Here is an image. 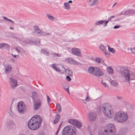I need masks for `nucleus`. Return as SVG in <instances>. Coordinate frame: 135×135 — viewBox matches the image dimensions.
<instances>
[{"label": "nucleus", "mask_w": 135, "mask_h": 135, "mask_svg": "<svg viewBox=\"0 0 135 135\" xmlns=\"http://www.w3.org/2000/svg\"><path fill=\"white\" fill-rule=\"evenodd\" d=\"M42 121L40 117L38 115L33 116L28 121V127L29 129L32 130H35L39 128Z\"/></svg>", "instance_id": "obj_1"}, {"label": "nucleus", "mask_w": 135, "mask_h": 135, "mask_svg": "<svg viewBox=\"0 0 135 135\" xmlns=\"http://www.w3.org/2000/svg\"><path fill=\"white\" fill-rule=\"evenodd\" d=\"M102 109L105 116L109 119L112 118L114 114L112 106L108 104L105 103L102 105Z\"/></svg>", "instance_id": "obj_2"}, {"label": "nucleus", "mask_w": 135, "mask_h": 135, "mask_svg": "<svg viewBox=\"0 0 135 135\" xmlns=\"http://www.w3.org/2000/svg\"><path fill=\"white\" fill-rule=\"evenodd\" d=\"M104 131L105 135H122L120 132L115 135L116 129L113 124L110 123L106 125L104 128Z\"/></svg>", "instance_id": "obj_3"}, {"label": "nucleus", "mask_w": 135, "mask_h": 135, "mask_svg": "<svg viewBox=\"0 0 135 135\" xmlns=\"http://www.w3.org/2000/svg\"><path fill=\"white\" fill-rule=\"evenodd\" d=\"M77 129L71 125L65 126L62 129V135H75Z\"/></svg>", "instance_id": "obj_4"}, {"label": "nucleus", "mask_w": 135, "mask_h": 135, "mask_svg": "<svg viewBox=\"0 0 135 135\" xmlns=\"http://www.w3.org/2000/svg\"><path fill=\"white\" fill-rule=\"evenodd\" d=\"M119 73L122 76L124 77L126 81H128L129 83L130 82V80H132L131 78V76L134 75L133 73H131L130 74L129 71L128 70L123 68H120Z\"/></svg>", "instance_id": "obj_5"}, {"label": "nucleus", "mask_w": 135, "mask_h": 135, "mask_svg": "<svg viewBox=\"0 0 135 135\" xmlns=\"http://www.w3.org/2000/svg\"><path fill=\"white\" fill-rule=\"evenodd\" d=\"M17 109L19 112L21 114H23L25 110L26 107L23 102H19L17 103Z\"/></svg>", "instance_id": "obj_6"}, {"label": "nucleus", "mask_w": 135, "mask_h": 135, "mask_svg": "<svg viewBox=\"0 0 135 135\" xmlns=\"http://www.w3.org/2000/svg\"><path fill=\"white\" fill-rule=\"evenodd\" d=\"M68 122L69 123L75 126L78 128H80L82 126L81 123L76 120L70 119Z\"/></svg>", "instance_id": "obj_7"}, {"label": "nucleus", "mask_w": 135, "mask_h": 135, "mask_svg": "<svg viewBox=\"0 0 135 135\" xmlns=\"http://www.w3.org/2000/svg\"><path fill=\"white\" fill-rule=\"evenodd\" d=\"M103 75L104 73L101 69L97 67L94 68L93 75L99 77L101 76H103Z\"/></svg>", "instance_id": "obj_8"}, {"label": "nucleus", "mask_w": 135, "mask_h": 135, "mask_svg": "<svg viewBox=\"0 0 135 135\" xmlns=\"http://www.w3.org/2000/svg\"><path fill=\"white\" fill-rule=\"evenodd\" d=\"M71 51L73 54L79 57L82 56L81 53L79 49L77 48H73L71 49Z\"/></svg>", "instance_id": "obj_9"}, {"label": "nucleus", "mask_w": 135, "mask_h": 135, "mask_svg": "<svg viewBox=\"0 0 135 135\" xmlns=\"http://www.w3.org/2000/svg\"><path fill=\"white\" fill-rule=\"evenodd\" d=\"M122 111L117 112L115 114L114 119L117 122L120 123Z\"/></svg>", "instance_id": "obj_10"}, {"label": "nucleus", "mask_w": 135, "mask_h": 135, "mask_svg": "<svg viewBox=\"0 0 135 135\" xmlns=\"http://www.w3.org/2000/svg\"><path fill=\"white\" fill-rule=\"evenodd\" d=\"M121 116L120 120V123L124 122L128 118V115L126 112L122 111Z\"/></svg>", "instance_id": "obj_11"}, {"label": "nucleus", "mask_w": 135, "mask_h": 135, "mask_svg": "<svg viewBox=\"0 0 135 135\" xmlns=\"http://www.w3.org/2000/svg\"><path fill=\"white\" fill-rule=\"evenodd\" d=\"M41 105L40 101L39 100H36L33 104L34 109L35 111H36L39 108Z\"/></svg>", "instance_id": "obj_12"}, {"label": "nucleus", "mask_w": 135, "mask_h": 135, "mask_svg": "<svg viewBox=\"0 0 135 135\" xmlns=\"http://www.w3.org/2000/svg\"><path fill=\"white\" fill-rule=\"evenodd\" d=\"M88 115L89 119L91 121H93L96 119V114L93 112L89 113Z\"/></svg>", "instance_id": "obj_13"}, {"label": "nucleus", "mask_w": 135, "mask_h": 135, "mask_svg": "<svg viewBox=\"0 0 135 135\" xmlns=\"http://www.w3.org/2000/svg\"><path fill=\"white\" fill-rule=\"evenodd\" d=\"M10 83L11 86L12 87H15L17 86V81L15 79L11 78H9Z\"/></svg>", "instance_id": "obj_14"}, {"label": "nucleus", "mask_w": 135, "mask_h": 135, "mask_svg": "<svg viewBox=\"0 0 135 135\" xmlns=\"http://www.w3.org/2000/svg\"><path fill=\"white\" fill-rule=\"evenodd\" d=\"M32 33L33 35L37 36H41L42 34V31L41 30H39L38 31H35L34 32H32Z\"/></svg>", "instance_id": "obj_15"}, {"label": "nucleus", "mask_w": 135, "mask_h": 135, "mask_svg": "<svg viewBox=\"0 0 135 135\" xmlns=\"http://www.w3.org/2000/svg\"><path fill=\"white\" fill-rule=\"evenodd\" d=\"M87 70L89 73L93 75L94 68L92 66H89Z\"/></svg>", "instance_id": "obj_16"}, {"label": "nucleus", "mask_w": 135, "mask_h": 135, "mask_svg": "<svg viewBox=\"0 0 135 135\" xmlns=\"http://www.w3.org/2000/svg\"><path fill=\"white\" fill-rule=\"evenodd\" d=\"M60 116L59 114H57L55 116V119L54 121V124H56L59 121Z\"/></svg>", "instance_id": "obj_17"}, {"label": "nucleus", "mask_w": 135, "mask_h": 135, "mask_svg": "<svg viewBox=\"0 0 135 135\" xmlns=\"http://www.w3.org/2000/svg\"><path fill=\"white\" fill-rule=\"evenodd\" d=\"M12 69V67L11 65H8L6 67L5 71L6 73H8L11 71Z\"/></svg>", "instance_id": "obj_18"}, {"label": "nucleus", "mask_w": 135, "mask_h": 135, "mask_svg": "<svg viewBox=\"0 0 135 135\" xmlns=\"http://www.w3.org/2000/svg\"><path fill=\"white\" fill-rule=\"evenodd\" d=\"M41 52L42 53L45 55L46 56H49V53L46 49H42L41 50Z\"/></svg>", "instance_id": "obj_19"}, {"label": "nucleus", "mask_w": 135, "mask_h": 135, "mask_svg": "<svg viewBox=\"0 0 135 135\" xmlns=\"http://www.w3.org/2000/svg\"><path fill=\"white\" fill-rule=\"evenodd\" d=\"M16 50L18 52H25V51L23 50V49L20 47V46H18L16 48Z\"/></svg>", "instance_id": "obj_20"}, {"label": "nucleus", "mask_w": 135, "mask_h": 135, "mask_svg": "<svg viewBox=\"0 0 135 135\" xmlns=\"http://www.w3.org/2000/svg\"><path fill=\"white\" fill-rule=\"evenodd\" d=\"M110 84L112 85L115 86H117L118 84V83L116 81L112 80L110 81Z\"/></svg>", "instance_id": "obj_21"}, {"label": "nucleus", "mask_w": 135, "mask_h": 135, "mask_svg": "<svg viewBox=\"0 0 135 135\" xmlns=\"http://www.w3.org/2000/svg\"><path fill=\"white\" fill-rule=\"evenodd\" d=\"M63 86L65 91L68 92L69 94L70 93L69 90V86L68 85V84H66L65 85H63Z\"/></svg>", "instance_id": "obj_22"}, {"label": "nucleus", "mask_w": 135, "mask_h": 135, "mask_svg": "<svg viewBox=\"0 0 135 135\" xmlns=\"http://www.w3.org/2000/svg\"><path fill=\"white\" fill-rule=\"evenodd\" d=\"M107 70L110 74H112L113 73V70L111 67H108L107 69Z\"/></svg>", "instance_id": "obj_23"}, {"label": "nucleus", "mask_w": 135, "mask_h": 135, "mask_svg": "<svg viewBox=\"0 0 135 135\" xmlns=\"http://www.w3.org/2000/svg\"><path fill=\"white\" fill-rule=\"evenodd\" d=\"M64 5L65 7V8L68 10H69L70 9V5L68 3H64Z\"/></svg>", "instance_id": "obj_24"}, {"label": "nucleus", "mask_w": 135, "mask_h": 135, "mask_svg": "<svg viewBox=\"0 0 135 135\" xmlns=\"http://www.w3.org/2000/svg\"><path fill=\"white\" fill-rule=\"evenodd\" d=\"M108 47V50L109 51H110L113 53H114L115 52V50L113 48H110L108 45H107Z\"/></svg>", "instance_id": "obj_25"}, {"label": "nucleus", "mask_w": 135, "mask_h": 135, "mask_svg": "<svg viewBox=\"0 0 135 135\" xmlns=\"http://www.w3.org/2000/svg\"><path fill=\"white\" fill-rule=\"evenodd\" d=\"M51 55H52L54 57H60V56L58 54L54 52H51Z\"/></svg>", "instance_id": "obj_26"}, {"label": "nucleus", "mask_w": 135, "mask_h": 135, "mask_svg": "<svg viewBox=\"0 0 135 135\" xmlns=\"http://www.w3.org/2000/svg\"><path fill=\"white\" fill-rule=\"evenodd\" d=\"M55 64H53L52 65V68L56 71L58 72L60 71V70L59 69L56 67L55 66Z\"/></svg>", "instance_id": "obj_27"}, {"label": "nucleus", "mask_w": 135, "mask_h": 135, "mask_svg": "<svg viewBox=\"0 0 135 135\" xmlns=\"http://www.w3.org/2000/svg\"><path fill=\"white\" fill-rule=\"evenodd\" d=\"M121 15H129V12L128 9L127 10L124 12H122L120 13Z\"/></svg>", "instance_id": "obj_28"}, {"label": "nucleus", "mask_w": 135, "mask_h": 135, "mask_svg": "<svg viewBox=\"0 0 135 135\" xmlns=\"http://www.w3.org/2000/svg\"><path fill=\"white\" fill-rule=\"evenodd\" d=\"M3 48L7 50H9L10 48V46L7 44L4 43Z\"/></svg>", "instance_id": "obj_29"}, {"label": "nucleus", "mask_w": 135, "mask_h": 135, "mask_svg": "<svg viewBox=\"0 0 135 135\" xmlns=\"http://www.w3.org/2000/svg\"><path fill=\"white\" fill-rule=\"evenodd\" d=\"M105 21H100L96 22L95 24L96 25H99L103 24L105 22Z\"/></svg>", "instance_id": "obj_30"}, {"label": "nucleus", "mask_w": 135, "mask_h": 135, "mask_svg": "<svg viewBox=\"0 0 135 135\" xmlns=\"http://www.w3.org/2000/svg\"><path fill=\"white\" fill-rule=\"evenodd\" d=\"M98 0H93L90 5L91 6H93L97 4L98 3Z\"/></svg>", "instance_id": "obj_31"}, {"label": "nucleus", "mask_w": 135, "mask_h": 135, "mask_svg": "<svg viewBox=\"0 0 135 135\" xmlns=\"http://www.w3.org/2000/svg\"><path fill=\"white\" fill-rule=\"evenodd\" d=\"M3 18L4 20H5L6 21H10L13 24H14L15 23L12 20H11L9 18H7L5 16L3 17Z\"/></svg>", "instance_id": "obj_32"}, {"label": "nucleus", "mask_w": 135, "mask_h": 135, "mask_svg": "<svg viewBox=\"0 0 135 135\" xmlns=\"http://www.w3.org/2000/svg\"><path fill=\"white\" fill-rule=\"evenodd\" d=\"M56 105L58 109V110L59 112L60 113L61 111V106H60V104H59V103H57L56 104Z\"/></svg>", "instance_id": "obj_33"}, {"label": "nucleus", "mask_w": 135, "mask_h": 135, "mask_svg": "<svg viewBox=\"0 0 135 135\" xmlns=\"http://www.w3.org/2000/svg\"><path fill=\"white\" fill-rule=\"evenodd\" d=\"M71 64L74 65H78L80 63L77 62L76 60L73 59V61H72Z\"/></svg>", "instance_id": "obj_34"}, {"label": "nucleus", "mask_w": 135, "mask_h": 135, "mask_svg": "<svg viewBox=\"0 0 135 135\" xmlns=\"http://www.w3.org/2000/svg\"><path fill=\"white\" fill-rule=\"evenodd\" d=\"M129 15H131L132 14L135 13V10L134 9H128Z\"/></svg>", "instance_id": "obj_35"}, {"label": "nucleus", "mask_w": 135, "mask_h": 135, "mask_svg": "<svg viewBox=\"0 0 135 135\" xmlns=\"http://www.w3.org/2000/svg\"><path fill=\"white\" fill-rule=\"evenodd\" d=\"M96 62L99 64L101 61V59L99 57L96 58L95 60Z\"/></svg>", "instance_id": "obj_36"}, {"label": "nucleus", "mask_w": 135, "mask_h": 135, "mask_svg": "<svg viewBox=\"0 0 135 135\" xmlns=\"http://www.w3.org/2000/svg\"><path fill=\"white\" fill-rule=\"evenodd\" d=\"M42 32L43 33L42 35L44 36H48L51 34V33H47L46 32H43V31H42Z\"/></svg>", "instance_id": "obj_37"}, {"label": "nucleus", "mask_w": 135, "mask_h": 135, "mask_svg": "<svg viewBox=\"0 0 135 135\" xmlns=\"http://www.w3.org/2000/svg\"><path fill=\"white\" fill-rule=\"evenodd\" d=\"M47 16L49 20H52L54 18V17L50 14H47Z\"/></svg>", "instance_id": "obj_38"}, {"label": "nucleus", "mask_w": 135, "mask_h": 135, "mask_svg": "<svg viewBox=\"0 0 135 135\" xmlns=\"http://www.w3.org/2000/svg\"><path fill=\"white\" fill-rule=\"evenodd\" d=\"M100 49L102 50L104 52H105L106 49L104 46L103 45H101L99 47Z\"/></svg>", "instance_id": "obj_39"}, {"label": "nucleus", "mask_w": 135, "mask_h": 135, "mask_svg": "<svg viewBox=\"0 0 135 135\" xmlns=\"http://www.w3.org/2000/svg\"><path fill=\"white\" fill-rule=\"evenodd\" d=\"M67 71L69 75L70 76H71L72 75V71L71 70H70L69 69H67Z\"/></svg>", "instance_id": "obj_40"}, {"label": "nucleus", "mask_w": 135, "mask_h": 135, "mask_svg": "<svg viewBox=\"0 0 135 135\" xmlns=\"http://www.w3.org/2000/svg\"><path fill=\"white\" fill-rule=\"evenodd\" d=\"M33 30L32 32H34L35 31H38L39 30H40L39 28L37 26H35L33 27Z\"/></svg>", "instance_id": "obj_41"}, {"label": "nucleus", "mask_w": 135, "mask_h": 135, "mask_svg": "<svg viewBox=\"0 0 135 135\" xmlns=\"http://www.w3.org/2000/svg\"><path fill=\"white\" fill-rule=\"evenodd\" d=\"M25 41L28 44H31L33 43V41L29 39H26V40Z\"/></svg>", "instance_id": "obj_42"}, {"label": "nucleus", "mask_w": 135, "mask_h": 135, "mask_svg": "<svg viewBox=\"0 0 135 135\" xmlns=\"http://www.w3.org/2000/svg\"><path fill=\"white\" fill-rule=\"evenodd\" d=\"M62 122H61V123L59 125V127H58V129L55 134V135H57V134H58V133L59 131H60V130L61 129V128H60V127L61 126L62 124Z\"/></svg>", "instance_id": "obj_43"}, {"label": "nucleus", "mask_w": 135, "mask_h": 135, "mask_svg": "<svg viewBox=\"0 0 135 135\" xmlns=\"http://www.w3.org/2000/svg\"><path fill=\"white\" fill-rule=\"evenodd\" d=\"M8 126H12H12H15V124H14V123L12 121H10L9 122H8Z\"/></svg>", "instance_id": "obj_44"}, {"label": "nucleus", "mask_w": 135, "mask_h": 135, "mask_svg": "<svg viewBox=\"0 0 135 135\" xmlns=\"http://www.w3.org/2000/svg\"><path fill=\"white\" fill-rule=\"evenodd\" d=\"M67 61L68 63H69L70 64H71L72 61H73V59L71 58H69L67 59Z\"/></svg>", "instance_id": "obj_45"}, {"label": "nucleus", "mask_w": 135, "mask_h": 135, "mask_svg": "<svg viewBox=\"0 0 135 135\" xmlns=\"http://www.w3.org/2000/svg\"><path fill=\"white\" fill-rule=\"evenodd\" d=\"M130 50L132 53L135 54V48H131L130 49Z\"/></svg>", "instance_id": "obj_46"}, {"label": "nucleus", "mask_w": 135, "mask_h": 135, "mask_svg": "<svg viewBox=\"0 0 135 135\" xmlns=\"http://www.w3.org/2000/svg\"><path fill=\"white\" fill-rule=\"evenodd\" d=\"M32 97L33 98L35 97L36 96V93L35 91H33L32 92Z\"/></svg>", "instance_id": "obj_47"}, {"label": "nucleus", "mask_w": 135, "mask_h": 135, "mask_svg": "<svg viewBox=\"0 0 135 135\" xmlns=\"http://www.w3.org/2000/svg\"><path fill=\"white\" fill-rule=\"evenodd\" d=\"M101 83H102V84L104 85V86L105 87H106L107 86H108V85L105 82H104L102 80L101 81Z\"/></svg>", "instance_id": "obj_48"}, {"label": "nucleus", "mask_w": 135, "mask_h": 135, "mask_svg": "<svg viewBox=\"0 0 135 135\" xmlns=\"http://www.w3.org/2000/svg\"><path fill=\"white\" fill-rule=\"evenodd\" d=\"M66 79L68 81H70L71 80V79L70 77L69 76H66Z\"/></svg>", "instance_id": "obj_49"}, {"label": "nucleus", "mask_w": 135, "mask_h": 135, "mask_svg": "<svg viewBox=\"0 0 135 135\" xmlns=\"http://www.w3.org/2000/svg\"><path fill=\"white\" fill-rule=\"evenodd\" d=\"M105 53V56L107 57H110V54L108 52H104Z\"/></svg>", "instance_id": "obj_50"}, {"label": "nucleus", "mask_w": 135, "mask_h": 135, "mask_svg": "<svg viewBox=\"0 0 135 135\" xmlns=\"http://www.w3.org/2000/svg\"><path fill=\"white\" fill-rule=\"evenodd\" d=\"M12 55L15 57V58L16 59H18L19 58V56L18 55H14L13 54H12Z\"/></svg>", "instance_id": "obj_51"}, {"label": "nucleus", "mask_w": 135, "mask_h": 135, "mask_svg": "<svg viewBox=\"0 0 135 135\" xmlns=\"http://www.w3.org/2000/svg\"><path fill=\"white\" fill-rule=\"evenodd\" d=\"M4 43H0V49H2L3 48Z\"/></svg>", "instance_id": "obj_52"}, {"label": "nucleus", "mask_w": 135, "mask_h": 135, "mask_svg": "<svg viewBox=\"0 0 135 135\" xmlns=\"http://www.w3.org/2000/svg\"><path fill=\"white\" fill-rule=\"evenodd\" d=\"M46 97H47V101L48 102V103L49 104L50 101L51 100V99H50V97L48 95H47Z\"/></svg>", "instance_id": "obj_53"}, {"label": "nucleus", "mask_w": 135, "mask_h": 135, "mask_svg": "<svg viewBox=\"0 0 135 135\" xmlns=\"http://www.w3.org/2000/svg\"><path fill=\"white\" fill-rule=\"evenodd\" d=\"M120 27V25H116L114 27V28L117 29Z\"/></svg>", "instance_id": "obj_54"}, {"label": "nucleus", "mask_w": 135, "mask_h": 135, "mask_svg": "<svg viewBox=\"0 0 135 135\" xmlns=\"http://www.w3.org/2000/svg\"><path fill=\"white\" fill-rule=\"evenodd\" d=\"M98 135H104V134L102 131H99L98 133Z\"/></svg>", "instance_id": "obj_55"}, {"label": "nucleus", "mask_w": 135, "mask_h": 135, "mask_svg": "<svg viewBox=\"0 0 135 135\" xmlns=\"http://www.w3.org/2000/svg\"><path fill=\"white\" fill-rule=\"evenodd\" d=\"M90 99V98L88 96V95H87L86 97V101L87 102H88L89 101V100Z\"/></svg>", "instance_id": "obj_56"}, {"label": "nucleus", "mask_w": 135, "mask_h": 135, "mask_svg": "<svg viewBox=\"0 0 135 135\" xmlns=\"http://www.w3.org/2000/svg\"><path fill=\"white\" fill-rule=\"evenodd\" d=\"M114 16H110V17L108 18V20L109 21L111 20V19L114 18Z\"/></svg>", "instance_id": "obj_57"}, {"label": "nucleus", "mask_w": 135, "mask_h": 135, "mask_svg": "<svg viewBox=\"0 0 135 135\" xmlns=\"http://www.w3.org/2000/svg\"><path fill=\"white\" fill-rule=\"evenodd\" d=\"M109 21L108 20V21H107L105 22V21L104 25V26H107V24L109 22Z\"/></svg>", "instance_id": "obj_58"}, {"label": "nucleus", "mask_w": 135, "mask_h": 135, "mask_svg": "<svg viewBox=\"0 0 135 135\" xmlns=\"http://www.w3.org/2000/svg\"><path fill=\"white\" fill-rule=\"evenodd\" d=\"M62 70L63 71H67V69H66L64 67L62 66Z\"/></svg>", "instance_id": "obj_59"}, {"label": "nucleus", "mask_w": 135, "mask_h": 135, "mask_svg": "<svg viewBox=\"0 0 135 135\" xmlns=\"http://www.w3.org/2000/svg\"><path fill=\"white\" fill-rule=\"evenodd\" d=\"M11 61L12 62H15V60L13 58H12L11 59Z\"/></svg>", "instance_id": "obj_60"}, {"label": "nucleus", "mask_w": 135, "mask_h": 135, "mask_svg": "<svg viewBox=\"0 0 135 135\" xmlns=\"http://www.w3.org/2000/svg\"><path fill=\"white\" fill-rule=\"evenodd\" d=\"M72 2V1L71 0L69 1L67 3H71Z\"/></svg>", "instance_id": "obj_61"}, {"label": "nucleus", "mask_w": 135, "mask_h": 135, "mask_svg": "<svg viewBox=\"0 0 135 135\" xmlns=\"http://www.w3.org/2000/svg\"><path fill=\"white\" fill-rule=\"evenodd\" d=\"M9 29H11V30H14V28L12 27H10L9 28Z\"/></svg>", "instance_id": "obj_62"}, {"label": "nucleus", "mask_w": 135, "mask_h": 135, "mask_svg": "<svg viewBox=\"0 0 135 135\" xmlns=\"http://www.w3.org/2000/svg\"><path fill=\"white\" fill-rule=\"evenodd\" d=\"M117 4V3H115L113 5V6H112V8H113V7L115 5H116V4Z\"/></svg>", "instance_id": "obj_63"}, {"label": "nucleus", "mask_w": 135, "mask_h": 135, "mask_svg": "<svg viewBox=\"0 0 135 135\" xmlns=\"http://www.w3.org/2000/svg\"><path fill=\"white\" fill-rule=\"evenodd\" d=\"M92 0H89V3L91 2L92 1Z\"/></svg>", "instance_id": "obj_64"}]
</instances>
